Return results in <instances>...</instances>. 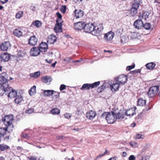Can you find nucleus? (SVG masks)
<instances>
[{"label":"nucleus","instance_id":"obj_1","mask_svg":"<svg viewBox=\"0 0 160 160\" xmlns=\"http://www.w3.org/2000/svg\"><path fill=\"white\" fill-rule=\"evenodd\" d=\"M14 120V117L12 115H6L2 118V121L9 132H12L14 128L13 122Z\"/></svg>","mask_w":160,"mask_h":160},{"label":"nucleus","instance_id":"obj_2","mask_svg":"<svg viewBox=\"0 0 160 160\" xmlns=\"http://www.w3.org/2000/svg\"><path fill=\"white\" fill-rule=\"evenodd\" d=\"M101 118L106 119L107 122L109 124H113L117 119V114L113 112L111 113L108 112H104L101 116Z\"/></svg>","mask_w":160,"mask_h":160},{"label":"nucleus","instance_id":"obj_3","mask_svg":"<svg viewBox=\"0 0 160 160\" xmlns=\"http://www.w3.org/2000/svg\"><path fill=\"white\" fill-rule=\"evenodd\" d=\"M100 83V81L94 82L92 83H85L83 84L80 89L82 91L89 90L90 89H93L97 88L99 86Z\"/></svg>","mask_w":160,"mask_h":160},{"label":"nucleus","instance_id":"obj_4","mask_svg":"<svg viewBox=\"0 0 160 160\" xmlns=\"http://www.w3.org/2000/svg\"><path fill=\"white\" fill-rule=\"evenodd\" d=\"M159 88V86H153L150 87L148 92L149 97L152 98L156 96L158 94Z\"/></svg>","mask_w":160,"mask_h":160},{"label":"nucleus","instance_id":"obj_5","mask_svg":"<svg viewBox=\"0 0 160 160\" xmlns=\"http://www.w3.org/2000/svg\"><path fill=\"white\" fill-rule=\"evenodd\" d=\"M128 79L127 75H120L116 78L115 80L116 82H118L119 84L124 85L125 84Z\"/></svg>","mask_w":160,"mask_h":160},{"label":"nucleus","instance_id":"obj_6","mask_svg":"<svg viewBox=\"0 0 160 160\" xmlns=\"http://www.w3.org/2000/svg\"><path fill=\"white\" fill-rule=\"evenodd\" d=\"M6 88L7 91H9V92L8 95V97L10 98H13L16 97L17 96V92L11 87H9V84H7L6 86H4Z\"/></svg>","mask_w":160,"mask_h":160},{"label":"nucleus","instance_id":"obj_7","mask_svg":"<svg viewBox=\"0 0 160 160\" xmlns=\"http://www.w3.org/2000/svg\"><path fill=\"white\" fill-rule=\"evenodd\" d=\"M94 28V26L92 23H87L85 24L84 29V31L86 32L93 33Z\"/></svg>","mask_w":160,"mask_h":160},{"label":"nucleus","instance_id":"obj_8","mask_svg":"<svg viewBox=\"0 0 160 160\" xmlns=\"http://www.w3.org/2000/svg\"><path fill=\"white\" fill-rule=\"evenodd\" d=\"M133 25L135 29H141L143 27V23L141 19H137L134 22Z\"/></svg>","mask_w":160,"mask_h":160},{"label":"nucleus","instance_id":"obj_9","mask_svg":"<svg viewBox=\"0 0 160 160\" xmlns=\"http://www.w3.org/2000/svg\"><path fill=\"white\" fill-rule=\"evenodd\" d=\"M97 115L95 111L91 110L87 112L86 113V117L88 119L92 120Z\"/></svg>","mask_w":160,"mask_h":160},{"label":"nucleus","instance_id":"obj_10","mask_svg":"<svg viewBox=\"0 0 160 160\" xmlns=\"http://www.w3.org/2000/svg\"><path fill=\"white\" fill-rule=\"evenodd\" d=\"M63 22H56L54 28V31L56 33L61 32H62V26Z\"/></svg>","mask_w":160,"mask_h":160},{"label":"nucleus","instance_id":"obj_11","mask_svg":"<svg viewBox=\"0 0 160 160\" xmlns=\"http://www.w3.org/2000/svg\"><path fill=\"white\" fill-rule=\"evenodd\" d=\"M103 29V27L102 24H99L95 26H94V30L92 34L97 36Z\"/></svg>","mask_w":160,"mask_h":160},{"label":"nucleus","instance_id":"obj_12","mask_svg":"<svg viewBox=\"0 0 160 160\" xmlns=\"http://www.w3.org/2000/svg\"><path fill=\"white\" fill-rule=\"evenodd\" d=\"M85 23L83 22H79L74 23V28L77 30L84 29Z\"/></svg>","mask_w":160,"mask_h":160},{"label":"nucleus","instance_id":"obj_13","mask_svg":"<svg viewBox=\"0 0 160 160\" xmlns=\"http://www.w3.org/2000/svg\"><path fill=\"white\" fill-rule=\"evenodd\" d=\"M136 109V107H134L128 109L125 112L126 116L130 117L133 116L136 114L135 111Z\"/></svg>","mask_w":160,"mask_h":160},{"label":"nucleus","instance_id":"obj_14","mask_svg":"<svg viewBox=\"0 0 160 160\" xmlns=\"http://www.w3.org/2000/svg\"><path fill=\"white\" fill-rule=\"evenodd\" d=\"M41 52L38 48L33 47L32 48L30 51V54L33 56H37Z\"/></svg>","mask_w":160,"mask_h":160},{"label":"nucleus","instance_id":"obj_15","mask_svg":"<svg viewBox=\"0 0 160 160\" xmlns=\"http://www.w3.org/2000/svg\"><path fill=\"white\" fill-rule=\"evenodd\" d=\"M10 56L9 54L7 53H3L0 55V59L2 61L4 62L8 61L10 59Z\"/></svg>","mask_w":160,"mask_h":160},{"label":"nucleus","instance_id":"obj_16","mask_svg":"<svg viewBox=\"0 0 160 160\" xmlns=\"http://www.w3.org/2000/svg\"><path fill=\"white\" fill-rule=\"evenodd\" d=\"M38 39L36 36L33 35L28 40V43L30 45L34 46L36 44Z\"/></svg>","mask_w":160,"mask_h":160},{"label":"nucleus","instance_id":"obj_17","mask_svg":"<svg viewBox=\"0 0 160 160\" xmlns=\"http://www.w3.org/2000/svg\"><path fill=\"white\" fill-rule=\"evenodd\" d=\"M75 16L76 18H81L84 15V12L80 9H75L74 11Z\"/></svg>","mask_w":160,"mask_h":160},{"label":"nucleus","instance_id":"obj_18","mask_svg":"<svg viewBox=\"0 0 160 160\" xmlns=\"http://www.w3.org/2000/svg\"><path fill=\"white\" fill-rule=\"evenodd\" d=\"M38 48L41 52H45L48 48V45L46 43L42 42L39 45Z\"/></svg>","mask_w":160,"mask_h":160},{"label":"nucleus","instance_id":"obj_19","mask_svg":"<svg viewBox=\"0 0 160 160\" xmlns=\"http://www.w3.org/2000/svg\"><path fill=\"white\" fill-rule=\"evenodd\" d=\"M114 34L112 31H110L104 35V38L107 41H111L113 38Z\"/></svg>","mask_w":160,"mask_h":160},{"label":"nucleus","instance_id":"obj_20","mask_svg":"<svg viewBox=\"0 0 160 160\" xmlns=\"http://www.w3.org/2000/svg\"><path fill=\"white\" fill-rule=\"evenodd\" d=\"M57 40V37L53 35L49 36L47 39L48 43L50 44H53L56 42Z\"/></svg>","mask_w":160,"mask_h":160},{"label":"nucleus","instance_id":"obj_21","mask_svg":"<svg viewBox=\"0 0 160 160\" xmlns=\"http://www.w3.org/2000/svg\"><path fill=\"white\" fill-rule=\"evenodd\" d=\"M139 8L137 5L135 6L132 5V8L130 10V13L132 16H134L137 14Z\"/></svg>","mask_w":160,"mask_h":160},{"label":"nucleus","instance_id":"obj_22","mask_svg":"<svg viewBox=\"0 0 160 160\" xmlns=\"http://www.w3.org/2000/svg\"><path fill=\"white\" fill-rule=\"evenodd\" d=\"M109 86V84L107 82H104L101 86L98 87L97 90V92L98 93H100L103 92L104 90Z\"/></svg>","mask_w":160,"mask_h":160},{"label":"nucleus","instance_id":"obj_23","mask_svg":"<svg viewBox=\"0 0 160 160\" xmlns=\"http://www.w3.org/2000/svg\"><path fill=\"white\" fill-rule=\"evenodd\" d=\"M13 35L16 37H20L23 36L22 30L21 28H16L13 32Z\"/></svg>","mask_w":160,"mask_h":160},{"label":"nucleus","instance_id":"obj_24","mask_svg":"<svg viewBox=\"0 0 160 160\" xmlns=\"http://www.w3.org/2000/svg\"><path fill=\"white\" fill-rule=\"evenodd\" d=\"M10 45V44L9 42H4L1 45L0 48L2 51H7Z\"/></svg>","mask_w":160,"mask_h":160},{"label":"nucleus","instance_id":"obj_25","mask_svg":"<svg viewBox=\"0 0 160 160\" xmlns=\"http://www.w3.org/2000/svg\"><path fill=\"white\" fill-rule=\"evenodd\" d=\"M41 80L43 82L49 85L52 81V78L48 76H44L41 78Z\"/></svg>","mask_w":160,"mask_h":160},{"label":"nucleus","instance_id":"obj_26","mask_svg":"<svg viewBox=\"0 0 160 160\" xmlns=\"http://www.w3.org/2000/svg\"><path fill=\"white\" fill-rule=\"evenodd\" d=\"M8 80L4 76L1 74H0V84L3 85V86H6L8 84Z\"/></svg>","mask_w":160,"mask_h":160},{"label":"nucleus","instance_id":"obj_27","mask_svg":"<svg viewBox=\"0 0 160 160\" xmlns=\"http://www.w3.org/2000/svg\"><path fill=\"white\" fill-rule=\"evenodd\" d=\"M11 132L9 131L7 128H0V137L2 138L4 137L7 134V132L10 133Z\"/></svg>","mask_w":160,"mask_h":160},{"label":"nucleus","instance_id":"obj_28","mask_svg":"<svg viewBox=\"0 0 160 160\" xmlns=\"http://www.w3.org/2000/svg\"><path fill=\"white\" fill-rule=\"evenodd\" d=\"M120 84L118 82H117L112 84L110 86V88L112 92L115 91L118 89Z\"/></svg>","mask_w":160,"mask_h":160},{"label":"nucleus","instance_id":"obj_29","mask_svg":"<svg viewBox=\"0 0 160 160\" xmlns=\"http://www.w3.org/2000/svg\"><path fill=\"white\" fill-rule=\"evenodd\" d=\"M146 103V101L142 98H139L137 101V105L140 106H144Z\"/></svg>","mask_w":160,"mask_h":160},{"label":"nucleus","instance_id":"obj_30","mask_svg":"<svg viewBox=\"0 0 160 160\" xmlns=\"http://www.w3.org/2000/svg\"><path fill=\"white\" fill-rule=\"evenodd\" d=\"M126 116L125 112L120 111L117 115V118L122 120L125 118V117Z\"/></svg>","mask_w":160,"mask_h":160},{"label":"nucleus","instance_id":"obj_31","mask_svg":"<svg viewBox=\"0 0 160 160\" xmlns=\"http://www.w3.org/2000/svg\"><path fill=\"white\" fill-rule=\"evenodd\" d=\"M156 65V64L153 62H151L147 63L146 65V67L147 68L150 70H153Z\"/></svg>","mask_w":160,"mask_h":160},{"label":"nucleus","instance_id":"obj_32","mask_svg":"<svg viewBox=\"0 0 160 160\" xmlns=\"http://www.w3.org/2000/svg\"><path fill=\"white\" fill-rule=\"evenodd\" d=\"M29 93L31 96L34 95L36 93V86L35 85L32 87L29 90Z\"/></svg>","mask_w":160,"mask_h":160},{"label":"nucleus","instance_id":"obj_33","mask_svg":"<svg viewBox=\"0 0 160 160\" xmlns=\"http://www.w3.org/2000/svg\"><path fill=\"white\" fill-rule=\"evenodd\" d=\"M50 112L53 115H58L60 113V110L57 108H55L52 109Z\"/></svg>","mask_w":160,"mask_h":160},{"label":"nucleus","instance_id":"obj_34","mask_svg":"<svg viewBox=\"0 0 160 160\" xmlns=\"http://www.w3.org/2000/svg\"><path fill=\"white\" fill-rule=\"evenodd\" d=\"M42 24V22L40 21L37 20L33 21L31 25L35 26L36 27L38 28L41 27Z\"/></svg>","mask_w":160,"mask_h":160},{"label":"nucleus","instance_id":"obj_35","mask_svg":"<svg viewBox=\"0 0 160 160\" xmlns=\"http://www.w3.org/2000/svg\"><path fill=\"white\" fill-rule=\"evenodd\" d=\"M43 92L44 95L46 96H50L53 93V90H44Z\"/></svg>","mask_w":160,"mask_h":160},{"label":"nucleus","instance_id":"obj_36","mask_svg":"<svg viewBox=\"0 0 160 160\" xmlns=\"http://www.w3.org/2000/svg\"><path fill=\"white\" fill-rule=\"evenodd\" d=\"M128 40V37L126 35H123L121 37V42L123 44L127 42Z\"/></svg>","mask_w":160,"mask_h":160},{"label":"nucleus","instance_id":"obj_37","mask_svg":"<svg viewBox=\"0 0 160 160\" xmlns=\"http://www.w3.org/2000/svg\"><path fill=\"white\" fill-rule=\"evenodd\" d=\"M16 98L14 99V102L16 103L19 104L22 100V98L21 95H17L16 97Z\"/></svg>","mask_w":160,"mask_h":160},{"label":"nucleus","instance_id":"obj_38","mask_svg":"<svg viewBox=\"0 0 160 160\" xmlns=\"http://www.w3.org/2000/svg\"><path fill=\"white\" fill-rule=\"evenodd\" d=\"M10 148L9 147L4 144H0V150L4 151Z\"/></svg>","mask_w":160,"mask_h":160},{"label":"nucleus","instance_id":"obj_39","mask_svg":"<svg viewBox=\"0 0 160 160\" xmlns=\"http://www.w3.org/2000/svg\"><path fill=\"white\" fill-rule=\"evenodd\" d=\"M40 75V72L38 71L34 73H31L30 74V76L31 77L34 78H38Z\"/></svg>","mask_w":160,"mask_h":160},{"label":"nucleus","instance_id":"obj_40","mask_svg":"<svg viewBox=\"0 0 160 160\" xmlns=\"http://www.w3.org/2000/svg\"><path fill=\"white\" fill-rule=\"evenodd\" d=\"M56 15L58 18L56 19V22H63V21L62 20V16L61 14L59 12H58L56 13Z\"/></svg>","mask_w":160,"mask_h":160},{"label":"nucleus","instance_id":"obj_41","mask_svg":"<svg viewBox=\"0 0 160 160\" xmlns=\"http://www.w3.org/2000/svg\"><path fill=\"white\" fill-rule=\"evenodd\" d=\"M23 12L22 11H19L16 14L15 17L17 19H20L22 17Z\"/></svg>","mask_w":160,"mask_h":160},{"label":"nucleus","instance_id":"obj_42","mask_svg":"<svg viewBox=\"0 0 160 160\" xmlns=\"http://www.w3.org/2000/svg\"><path fill=\"white\" fill-rule=\"evenodd\" d=\"M7 91L6 88L4 87V86H3V87H0V96H2Z\"/></svg>","mask_w":160,"mask_h":160},{"label":"nucleus","instance_id":"obj_43","mask_svg":"<svg viewBox=\"0 0 160 160\" xmlns=\"http://www.w3.org/2000/svg\"><path fill=\"white\" fill-rule=\"evenodd\" d=\"M142 0H134V2L132 5L136 6L137 7H139L140 5H141Z\"/></svg>","mask_w":160,"mask_h":160},{"label":"nucleus","instance_id":"obj_44","mask_svg":"<svg viewBox=\"0 0 160 160\" xmlns=\"http://www.w3.org/2000/svg\"><path fill=\"white\" fill-rule=\"evenodd\" d=\"M25 53L22 50H20L18 51L17 53V55L18 57H22L24 56Z\"/></svg>","mask_w":160,"mask_h":160},{"label":"nucleus","instance_id":"obj_45","mask_svg":"<svg viewBox=\"0 0 160 160\" xmlns=\"http://www.w3.org/2000/svg\"><path fill=\"white\" fill-rule=\"evenodd\" d=\"M151 25L150 23H146L144 24H143V27L146 30H149L151 28Z\"/></svg>","mask_w":160,"mask_h":160},{"label":"nucleus","instance_id":"obj_46","mask_svg":"<svg viewBox=\"0 0 160 160\" xmlns=\"http://www.w3.org/2000/svg\"><path fill=\"white\" fill-rule=\"evenodd\" d=\"M149 13V12L145 11L143 13V18L146 20L148 17Z\"/></svg>","mask_w":160,"mask_h":160},{"label":"nucleus","instance_id":"obj_47","mask_svg":"<svg viewBox=\"0 0 160 160\" xmlns=\"http://www.w3.org/2000/svg\"><path fill=\"white\" fill-rule=\"evenodd\" d=\"M67 10V7L66 5H62L60 9L61 12L63 13H65Z\"/></svg>","mask_w":160,"mask_h":160},{"label":"nucleus","instance_id":"obj_48","mask_svg":"<svg viewBox=\"0 0 160 160\" xmlns=\"http://www.w3.org/2000/svg\"><path fill=\"white\" fill-rule=\"evenodd\" d=\"M141 71L140 69H136L134 71H131V73L134 75H135L136 74L140 73Z\"/></svg>","mask_w":160,"mask_h":160},{"label":"nucleus","instance_id":"obj_49","mask_svg":"<svg viewBox=\"0 0 160 160\" xmlns=\"http://www.w3.org/2000/svg\"><path fill=\"white\" fill-rule=\"evenodd\" d=\"M144 137V136L142 134H137L136 135L135 137V138L136 139H139L140 138L143 139Z\"/></svg>","mask_w":160,"mask_h":160},{"label":"nucleus","instance_id":"obj_50","mask_svg":"<svg viewBox=\"0 0 160 160\" xmlns=\"http://www.w3.org/2000/svg\"><path fill=\"white\" fill-rule=\"evenodd\" d=\"M60 94V92L55 91L53 90V94H54V96L56 98H57L59 97Z\"/></svg>","mask_w":160,"mask_h":160},{"label":"nucleus","instance_id":"obj_51","mask_svg":"<svg viewBox=\"0 0 160 160\" xmlns=\"http://www.w3.org/2000/svg\"><path fill=\"white\" fill-rule=\"evenodd\" d=\"M135 67V65L134 64L132 66H129L127 67L126 70L127 71H130L131 70L134 68Z\"/></svg>","mask_w":160,"mask_h":160},{"label":"nucleus","instance_id":"obj_52","mask_svg":"<svg viewBox=\"0 0 160 160\" xmlns=\"http://www.w3.org/2000/svg\"><path fill=\"white\" fill-rule=\"evenodd\" d=\"M22 137L24 138L29 139L30 138V137L27 134H22L21 135Z\"/></svg>","mask_w":160,"mask_h":160},{"label":"nucleus","instance_id":"obj_53","mask_svg":"<svg viewBox=\"0 0 160 160\" xmlns=\"http://www.w3.org/2000/svg\"><path fill=\"white\" fill-rule=\"evenodd\" d=\"M34 112V109L32 108H30L27 110L26 111V113L28 114H31Z\"/></svg>","mask_w":160,"mask_h":160},{"label":"nucleus","instance_id":"obj_54","mask_svg":"<svg viewBox=\"0 0 160 160\" xmlns=\"http://www.w3.org/2000/svg\"><path fill=\"white\" fill-rule=\"evenodd\" d=\"M66 86L63 84H61L60 87V91H62V90L66 89Z\"/></svg>","mask_w":160,"mask_h":160},{"label":"nucleus","instance_id":"obj_55","mask_svg":"<svg viewBox=\"0 0 160 160\" xmlns=\"http://www.w3.org/2000/svg\"><path fill=\"white\" fill-rule=\"evenodd\" d=\"M71 60V58L70 57H67L66 58L64 59L63 60V61H65L67 63H69L70 62V61Z\"/></svg>","mask_w":160,"mask_h":160},{"label":"nucleus","instance_id":"obj_56","mask_svg":"<svg viewBox=\"0 0 160 160\" xmlns=\"http://www.w3.org/2000/svg\"><path fill=\"white\" fill-rule=\"evenodd\" d=\"M64 116H65V118H67V119H69L71 118V114L69 113H66L64 115Z\"/></svg>","mask_w":160,"mask_h":160},{"label":"nucleus","instance_id":"obj_57","mask_svg":"<svg viewBox=\"0 0 160 160\" xmlns=\"http://www.w3.org/2000/svg\"><path fill=\"white\" fill-rule=\"evenodd\" d=\"M29 160H36L37 158L34 156H29L27 158Z\"/></svg>","mask_w":160,"mask_h":160},{"label":"nucleus","instance_id":"obj_58","mask_svg":"<svg viewBox=\"0 0 160 160\" xmlns=\"http://www.w3.org/2000/svg\"><path fill=\"white\" fill-rule=\"evenodd\" d=\"M65 138V137L62 135L58 136L56 137V138L57 140H59L60 139H63Z\"/></svg>","mask_w":160,"mask_h":160},{"label":"nucleus","instance_id":"obj_59","mask_svg":"<svg viewBox=\"0 0 160 160\" xmlns=\"http://www.w3.org/2000/svg\"><path fill=\"white\" fill-rule=\"evenodd\" d=\"M135 157L133 155H130L129 158V160H135Z\"/></svg>","mask_w":160,"mask_h":160},{"label":"nucleus","instance_id":"obj_60","mask_svg":"<svg viewBox=\"0 0 160 160\" xmlns=\"http://www.w3.org/2000/svg\"><path fill=\"white\" fill-rule=\"evenodd\" d=\"M138 16L139 18L138 19H141L142 20V19L143 18V13L141 14V13H139Z\"/></svg>","mask_w":160,"mask_h":160},{"label":"nucleus","instance_id":"obj_61","mask_svg":"<svg viewBox=\"0 0 160 160\" xmlns=\"http://www.w3.org/2000/svg\"><path fill=\"white\" fill-rule=\"evenodd\" d=\"M8 0H0V2L2 4H4L7 3Z\"/></svg>","mask_w":160,"mask_h":160},{"label":"nucleus","instance_id":"obj_62","mask_svg":"<svg viewBox=\"0 0 160 160\" xmlns=\"http://www.w3.org/2000/svg\"><path fill=\"white\" fill-rule=\"evenodd\" d=\"M140 160H148V159L145 156H142V158Z\"/></svg>","mask_w":160,"mask_h":160},{"label":"nucleus","instance_id":"obj_63","mask_svg":"<svg viewBox=\"0 0 160 160\" xmlns=\"http://www.w3.org/2000/svg\"><path fill=\"white\" fill-rule=\"evenodd\" d=\"M117 158L118 157H114L110 158L108 160H117Z\"/></svg>","mask_w":160,"mask_h":160},{"label":"nucleus","instance_id":"obj_64","mask_svg":"<svg viewBox=\"0 0 160 160\" xmlns=\"http://www.w3.org/2000/svg\"><path fill=\"white\" fill-rule=\"evenodd\" d=\"M46 61L47 63H50L52 61V59L48 60V59H46Z\"/></svg>","mask_w":160,"mask_h":160}]
</instances>
